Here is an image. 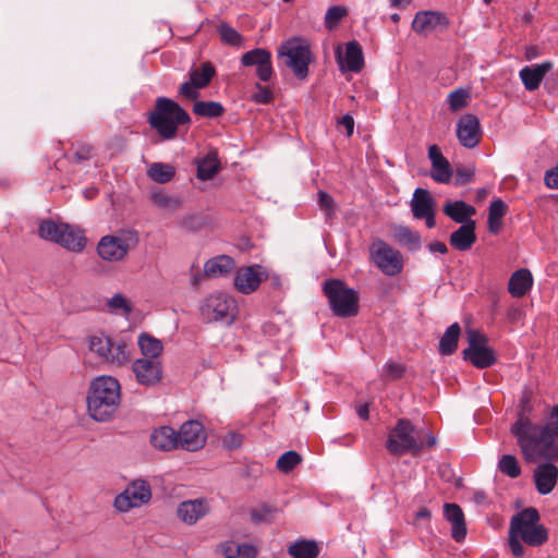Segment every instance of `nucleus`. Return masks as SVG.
Here are the masks:
<instances>
[{"mask_svg":"<svg viewBox=\"0 0 558 558\" xmlns=\"http://www.w3.org/2000/svg\"><path fill=\"white\" fill-rule=\"evenodd\" d=\"M551 68L553 63L550 61H545L539 64L524 66L521 69L519 75L525 89L529 92L537 89Z\"/></svg>","mask_w":558,"mask_h":558,"instance_id":"25","label":"nucleus"},{"mask_svg":"<svg viewBox=\"0 0 558 558\" xmlns=\"http://www.w3.org/2000/svg\"><path fill=\"white\" fill-rule=\"evenodd\" d=\"M215 73V68L210 62H203L198 68H194L190 71L189 80L194 86L202 89L209 85Z\"/></svg>","mask_w":558,"mask_h":558,"instance_id":"37","label":"nucleus"},{"mask_svg":"<svg viewBox=\"0 0 558 558\" xmlns=\"http://www.w3.org/2000/svg\"><path fill=\"white\" fill-rule=\"evenodd\" d=\"M442 211L461 226L473 221L472 217L476 214L475 207L463 201L447 202L442 207Z\"/></svg>","mask_w":558,"mask_h":558,"instance_id":"29","label":"nucleus"},{"mask_svg":"<svg viewBox=\"0 0 558 558\" xmlns=\"http://www.w3.org/2000/svg\"><path fill=\"white\" fill-rule=\"evenodd\" d=\"M241 444L242 436L238 433H228L222 439L223 447L230 450L239 448Z\"/></svg>","mask_w":558,"mask_h":558,"instance_id":"58","label":"nucleus"},{"mask_svg":"<svg viewBox=\"0 0 558 558\" xmlns=\"http://www.w3.org/2000/svg\"><path fill=\"white\" fill-rule=\"evenodd\" d=\"M470 99V93L466 89L459 88L451 92L448 96V102L451 111H458L466 107Z\"/></svg>","mask_w":558,"mask_h":558,"instance_id":"46","label":"nucleus"},{"mask_svg":"<svg viewBox=\"0 0 558 558\" xmlns=\"http://www.w3.org/2000/svg\"><path fill=\"white\" fill-rule=\"evenodd\" d=\"M37 234L40 239L70 247V226L53 219L38 220Z\"/></svg>","mask_w":558,"mask_h":558,"instance_id":"16","label":"nucleus"},{"mask_svg":"<svg viewBox=\"0 0 558 558\" xmlns=\"http://www.w3.org/2000/svg\"><path fill=\"white\" fill-rule=\"evenodd\" d=\"M476 223L470 221L466 225L460 226L449 236L450 245L461 252L469 251L476 242L475 233Z\"/></svg>","mask_w":558,"mask_h":558,"instance_id":"27","label":"nucleus"},{"mask_svg":"<svg viewBox=\"0 0 558 558\" xmlns=\"http://www.w3.org/2000/svg\"><path fill=\"white\" fill-rule=\"evenodd\" d=\"M121 401L120 384L111 376H100L90 384L87 409L98 422L110 420Z\"/></svg>","mask_w":558,"mask_h":558,"instance_id":"3","label":"nucleus"},{"mask_svg":"<svg viewBox=\"0 0 558 558\" xmlns=\"http://www.w3.org/2000/svg\"><path fill=\"white\" fill-rule=\"evenodd\" d=\"M198 90L199 88L194 86V84L189 80L181 84L179 95L189 100H196L199 97Z\"/></svg>","mask_w":558,"mask_h":558,"instance_id":"55","label":"nucleus"},{"mask_svg":"<svg viewBox=\"0 0 558 558\" xmlns=\"http://www.w3.org/2000/svg\"><path fill=\"white\" fill-rule=\"evenodd\" d=\"M384 373L388 379H398L403 376L404 367L402 364L389 362L384 366Z\"/></svg>","mask_w":558,"mask_h":558,"instance_id":"56","label":"nucleus"},{"mask_svg":"<svg viewBox=\"0 0 558 558\" xmlns=\"http://www.w3.org/2000/svg\"><path fill=\"white\" fill-rule=\"evenodd\" d=\"M368 404H363L357 409V415L363 420H366L368 417Z\"/></svg>","mask_w":558,"mask_h":558,"instance_id":"64","label":"nucleus"},{"mask_svg":"<svg viewBox=\"0 0 558 558\" xmlns=\"http://www.w3.org/2000/svg\"><path fill=\"white\" fill-rule=\"evenodd\" d=\"M93 148L89 145H82L75 151L74 158L76 161L87 160L92 157Z\"/></svg>","mask_w":558,"mask_h":558,"instance_id":"60","label":"nucleus"},{"mask_svg":"<svg viewBox=\"0 0 558 558\" xmlns=\"http://www.w3.org/2000/svg\"><path fill=\"white\" fill-rule=\"evenodd\" d=\"M481 125L476 116L466 113L457 123V137L466 148H474L481 140Z\"/></svg>","mask_w":558,"mask_h":558,"instance_id":"18","label":"nucleus"},{"mask_svg":"<svg viewBox=\"0 0 558 558\" xmlns=\"http://www.w3.org/2000/svg\"><path fill=\"white\" fill-rule=\"evenodd\" d=\"M268 274L260 265L240 268L234 277V287L244 294L254 292L266 280Z\"/></svg>","mask_w":558,"mask_h":558,"instance_id":"17","label":"nucleus"},{"mask_svg":"<svg viewBox=\"0 0 558 558\" xmlns=\"http://www.w3.org/2000/svg\"><path fill=\"white\" fill-rule=\"evenodd\" d=\"M428 158L432 162V178L438 183H448L452 177L451 166L437 145L429 146Z\"/></svg>","mask_w":558,"mask_h":558,"instance_id":"24","label":"nucleus"},{"mask_svg":"<svg viewBox=\"0 0 558 558\" xmlns=\"http://www.w3.org/2000/svg\"><path fill=\"white\" fill-rule=\"evenodd\" d=\"M487 222L489 232L494 234L498 233L501 228L502 220L492 219V217L488 216Z\"/></svg>","mask_w":558,"mask_h":558,"instance_id":"63","label":"nucleus"},{"mask_svg":"<svg viewBox=\"0 0 558 558\" xmlns=\"http://www.w3.org/2000/svg\"><path fill=\"white\" fill-rule=\"evenodd\" d=\"M89 349L104 362L112 365L121 366L130 360V352L124 341L113 342L102 333L90 337Z\"/></svg>","mask_w":558,"mask_h":558,"instance_id":"12","label":"nucleus"},{"mask_svg":"<svg viewBox=\"0 0 558 558\" xmlns=\"http://www.w3.org/2000/svg\"><path fill=\"white\" fill-rule=\"evenodd\" d=\"M138 238L136 232L128 231L116 235H105L97 245V253L104 260H122L129 251L136 246Z\"/></svg>","mask_w":558,"mask_h":558,"instance_id":"9","label":"nucleus"},{"mask_svg":"<svg viewBox=\"0 0 558 558\" xmlns=\"http://www.w3.org/2000/svg\"><path fill=\"white\" fill-rule=\"evenodd\" d=\"M197 166V178L202 181H207L214 178V175L220 169V161L216 151H209L205 157L196 161Z\"/></svg>","mask_w":558,"mask_h":558,"instance_id":"34","label":"nucleus"},{"mask_svg":"<svg viewBox=\"0 0 558 558\" xmlns=\"http://www.w3.org/2000/svg\"><path fill=\"white\" fill-rule=\"evenodd\" d=\"M449 26L448 17L438 11H420L412 22V29L417 34H428L437 28L445 29Z\"/></svg>","mask_w":558,"mask_h":558,"instance_id":"22","label":"nucleus"},{"mask_svg":"<svg viewBox=\"0 0 558 558\" xmlns=\"http://www.w3.org/2000/svg\"><path fill=\"white\" fill-rule=\"evenodd\" d=\"M544 181L547 187L558 189V167L546 171Z\"/></svg>","mask_w":558,"mask_h":558,"instance_id":"59","label":"nucleus"},{"mask_svg":"<svg viewBox=\"0 0 558 558\" xmlns=\"http://www.w3.org/2000/svg\"><path fill=\"white\" fill-rule=\"evenodd\" d=\"M174 173L175 170L171 165L161 162H154L147 169L148 178L160 184L170 182Z\"/></svg>","mask_w":558,"mask_h":558,"instance_id":"39","label":"nucleus"},{"mask_svg":"<svg viewBox=\"0 0 558 558\" xmlns=\"http://www.w3.org/2000/svg\"><path fill=\"white\" fill-rule=\"evenodd\" d=\"M199 310L205 322L230 325L236 315V302L230 295L217 292L208 295L202 302Z\"/></svg>","mask_w":558,"mask_h":558,"instance_id":"7","label":"nucleus"},{"mask_svg":"<svg viewBox=\"0 0 558 558\" xmlns=\"http://www.w3.org/2000/svg\"><path fill=\"white\" fill-rule=\"evenodd\" d=\"M424 435L427 439V447L436 446V437L428 430H416L410 420L399 418L389 430L386 448L393 456H403L405 453L417 456L425 446L423 441Z\"/></svg>","mask_w":558,"mask_h":558,"instance_id":"4","label":"nucleus"},{"mask_svg":"<svg viewBox=\"0 0 558 558\" xmlns=\"http://www.w3.org/2000/svg\"><path fill=\"white\" fill-rule=\"evenodd\" d=\"M302 461L301 456L293 450L281 454L277 460V469L283 473L291 472Z\"/></svg>","mask_w":558,"mask_h":558,"instance_id":"44","label":"nucleus"},{"mask_svg":"<svg viewBox=\"0 0 558 558\" xmlns=\"http://www.w3.org/2000/svg\"><path fill=\"white\" fill-rule=\"evenodd\" d=\"M537 465L533 473L535 488L541 495L550 494L558 482V468L554 464L558 460H548Z\"/></svg>","mask_w":558,"mask_h":558,"instance_id":"19","label":"nucleus"},{"mask_svg":"<svg viewBox=\"0 0 558 558\" xmlns=\"http://www.w3.org/2000/svg\"><path fill=\"white\" fill-rule=\"evenodd\" d=\"M137 343L142 354L144 355L143 359L158 360L157 357L163 350L162 342L146 332H143L138 336Z\"/></svg>","mask_w":558,"mask_h":558,"instance_id":"36","label":"nucleus"},{"mask_svg":"<svg viewBox=\"0 0 558 558\" xmlns=\"http://www.w3.org/2000/svg\"><path fill=\"white\" fill-rule=\"evenodd\" d=\"M369 255L372 262L386 276H397L403 269L402 254L380 239L371 244Z\"/></svg>","mask_w":558,"mask_h":558,"instance_id":"10","label":"nucleus"},{"mask_svg":"<svg viewBox=\"0 0 558 558\" xmlns=\"http://www.w3.org/2000/svg\"><path fill=\"white\" fill-rule=\"evenodd\" d=\"M150 198L157 207L169 213H174L182 204L180 197L169 195L161 190L153 192Z\"/></svg>","mask_w":558,"mask_h":558,"instance_id":"40","label":"nucleus"},{"mask_svg":"<svg viewBox=\"0 0 558 558\" xmlns=\"http://www.w3.org/2000/svg\"><path fill=\"white\" fill-rule=\"evenodd\" d=\"M347 14L345 9L341 7H332L328 9L325 16L327 28L332 29Z\"/></svg>","mask_w":558,"mask_h":558,"instance_id":"49","label":"nucleus"},{"mask_svg":"<svg viewBox=\"0 0 558 558\" xmlns=\"http://www.w3.org/2000/svg\"><path fill=\"white\" fill-rule=\"evenodd\" d=\"M278 57L298 78L304 80L307 76L311 50L301 39L292 38L283 43L278 49Z\"/></svg>","mask_w":558,"mask_h":558,"instance_id":"8","label":"nucleus"},{"mask_svg":"<svg viewBox=\"0 0 558 558\" xmlns=\"http://www.w3.org/2000/svg\"><path fill=\"white\" fill-rule=\"evenodd\" d=\"M339 124L344 126L345 131H347V135L348 136H351L353 134V130H354V120H353V117L351 114H344L340 120H339Z\"/></svg>","mask_w":558,"mask_h":558,"instance_id":"61","label":"nucleus"},{"mask_svg":"<svg viewBox=\"0 0 558 558\" xmlns=\"http://www.w3.org/2000/svg\"><path fill=\"white\" fill-rule=\"evenodd\" d=\"M288 553L293 558H316L319 555V548L315 541L301 539L292 543L288 547Z\"/></svg>","mask_w":558,"mask_h":558,"instance_id":"38","label":"nucleus"},{"mask_svg":"<svg viewBox=\"0 0 558 558\" xmlns=\"http://www.w3.org/2000/svg\"><path fill=\"white\" fill-rule=\"evenodd\" d=\"M498 469L502 474L511 478H517L521 474V466L519 464V461L512 454L501 456L498 462Z\"/></svg>","mask_w":558,"mask_h":558,"instance_id":"43","label":"nucleus"},{"mask_svg":"<svg viewBox=\"0 0 558 558\" xmlns=\"http://www.w3.org/2000/svg\"><path fill=\"white\" fill-rule=\"evenodd\" d=\"M148 122L162 140H172L177 136L179 126L189 124L191 118L177 101L158 97L155 109L149 113Z\"/></svg>","mask_w":558,"mask_h":558,"instance_id":"5","label":"nucleus"},{"mask_svg":"<svg viewBox=\"0 0 558 558\" xmlns=\"http://www.w3.org/2000/svg\"><path fill=\"white\" fill-rule=\"evenodd\" d=\"M108 305L113 310H121L124 313L132 311L131 304L122 294H114L109 301Z\"/></svg>","mask_w":558,"mask_h":558,"instance_id":"57","label":"nucleus"},{"mask_svg":"<svg viewBox=\"0 0 558 558\" xmlns=\"http://www.w3.org/2000/svg\"><path fill=\"white\" fill-rule=\"evenodd\" d=\"M151 498L150 486L143 480L132 482L114 499V507L121 512H126L132 508L141 507Z\"/></svg>","mask_w":558,"mask_h":558,"instance_id":"13","label":"nucleus"},{"mask_svg":"<svg viewBox=\"0 0 558 558\" xmlns=\"http://www.w3.org/2000/svg\"><path fill=\"white\" fill-rule=\"evenodd\" d=\"M223 111V106L217 101H196L193 105V112L204 118H218Z\"/></svg>","mask_w":558,"mask_h":558,"instance_id":"41","label":"nucleus"},{"mask_svg":"<svg viewBox=\"0 0 558 558\" xmlns=\"http://www.w3.org/2000/svg\"><path fill=\"white\" fill-rule=\"evenodd\" d=\"M87 238L80 228L72 227V252L80 253L87 245Z\"/></svg>","mask_w":558,"mask_h":558,"instance_id":"52","label":"nucleus"},{"mask_svg":"<svg viewBox=\"0 0 558 558\" xmlns=\"http://www.w3.org/2000/svg\"><path fill=\"white\" fill-rule=\"evenodd\" d=\"M235 267L234 260L228 255H219L205 263L204 271L208 277L226 276Z\"/></svg>","mask_w":558,"mask_h":558,"instance_id":"32","label":"nucleus"},{"mask_svg":"<svg viewBox=\"0 0 558 558\" xmlns=\"http://www.w3.org/2000/svg\"><path fill=\"white\" fill-rule=\"evenodd\" d=\"M461 333V328L458 323L450 325L442 337L440 338L438 350L442 355H451L458 348V341Z\"/></svg>","mask_w":558,"mask_h":558,"instance_id":"35","label":"nucleus"},{"mask_svg":"<svg viewBox=\"0 0 558 558\" xmlns=\"http://www.w3.org/2000/svg\"><path fill=\"white\" fill-rule=\"evenodd\" d=\"M136 380L144 386H154L161 380L162 366L159 360L137 359L132 365Z\"/></svg>","mask_w":558,"mask_h":558,"instance_id":"20","label":"nucleus"},{"mask_svg":"<svg viewBox=\"0 0 558 558\" xmlns=\"http://www.w3.org/2000/svg\"><path fill=\"white\" fill-rule=\"evenodd\" d=\"M469 347L463 350V359L470 361L477 368H487L495 364V351L487 345L488 339L478 330L470 329L466 332Z\"/></svg>","mask_w":558,"mask_h":558,"instance_id":"11","label":"nucleus"},{"mask_svg":"<svg viewBox=\"0 0 558 558\" xmlns=\"http://www.w3.org/2000/svg\"><path fill=\"white\" fill-rule=\"evenodd\" d=\"M150 444L161 451L179 449L178 432L170 426H160L150 434Z\"/></svg>","mask_w":558,"mask_h":558,"instance_id":"28","label":"nucleus"},{"mask_svg":"<svg viewBox=\"0 0 558 558\" xmlns=\"http://www.w3.org/2000/svg\"><path fill=\"white\" fill-rule=\"evenodd\" d=\"M179 448L195 451L203 448L206 444V434L204 426L198 421H187L183 423L178 432Z\"/></svg>","mask_w":558,"mask_h":558,"instance_id":"15","label":"nucleus"},{"mask_svg":"<svg viewBox=\"0 0 558 558\" xmlns=\"http://www.w3.org/2000/svg\"><path fill=\"white\" fill-rule=\"evenodd\" d=\"M531 411L529 400L522 399L517 421L510 428L523 458L527 462L558 460V404L551 408L541 423L532 421Z\"/></svg>","mask_w":558,"mask_h":558,"instance_id":"1","label":"nucleus"},{"mask_svg":"<svg viewBox=\"0 0 558 558\" xmlns=\"http://www.w3.org/2000/svg\"><path fill=\"white\" fill-rule=\"evenodd\" d=\"M410 206L413 217L415 219L425 220L427 228H434L436 226V202L430 195L429 191L422 187H417L413 193Z\"/></svg>","mask_w":558,"mask_h":558,"instance_id":"14","label":"nucleus"},{"mask_svg":"<svg viewBox=\"0 0 558 558\" xmlns=\"http://www.w3.org/2000/svg\"><path fill=\"white\" fill-rule=\"evenodd\" d=\"M533 286V277L529 269L515 270L508 282V291L514 298H522Z\"/></svg>","mask_w":558,"mask_h":558,"instance_id":"31","label":"nucleus"},{"mask_svg":"<svg viewBox=\"0 0 558 558\" xmlns=\"http://www.w3.org/2000/svg\"><path fill=\"white\" fill-rule=\"evenodd\" d=\"M255 92L252 94L251 99L256 104H269L272 98V90L269 87L262 86L259 83L255 85Z\"/></svg>","mask_w":558,"mask_h":558,"instance_id":"50","label":"nucleus"},{"mask_svg":"<svg viewBox=\"0 0 558 558\" xmlns=\"http://www.w3.org/2000/svg\"><path fill=\"white\" fill-rule=\"evenodd\" d=\"M539 513L529 507L514 514L509 529V547L511 553L521 558L524 555L522 542L529 546H541L548 539L545 526L538 524Z\"/></svg>","mask_w":558,"mask_h":558,"instance_id":"2","label":"nucleus"},{"mask_svg":"<svg viewBox=\"0 0 558 558\" xmlns=\"http://www.w3.org/2000/svg\"><path fill=\"white\" fill-rule=\"evenodd\" d=\"M218 33L222 43L231 46H240L242 44V36L240 33L227 23H220Z\"/></svg>","mask_w":558,"mask_h":558,"instance_id":"45","label":"nucleus"},{"mask_svg":"<svg viewBox=\"0 0 558 558\" xmlns=\"http://www.w3.org/2000/svg\"><path fill=\"white\" fill-rule=\"evenodd\" d=\"M507 211V205L500 198H497L490 203L488 216L492 219L502 220Z\"/></svg>","mask_w":558,"mask_h":558,"instance_id":"53","label":"nucleus"},{"mask_svg":"<svg viewBox=\"0 0 558 558\" xmlns=\"http://www.w3.org/2000/svg\"><path fill=\"white\" fill-rule=\"evenodd\" d=\"M210 511L209 501L206 498H196L181 501L177 507V517L187 525H194Z\"/></svg>","mask_w":558,"mask_h":558,"instance_id":"21","label":"nucleus"},{"mask_svg":"<svg viewBox=\"0 0 558 558\" xmlns=\"http://www.w3.org/2000/svg\"><path fill=\"white\" fill-rule=\"evenodd\" d=\"M444 515L451 524V537L456 542L463 541L466 535V525L461 507L457 504H445Z\"/></svg>","mask_w":558,"mask_h":558,"instance_id":"26","label":"nucleus"},{"mask_svg":"<svg viewBox=\"0 0 558 558\" xmlns=\"http://www.w3.org/2000/svg\"><path fill=\"white\" fill-rule=\"evenodd\" d=\"M428 250L432 253H440V254H446L448 252L447 245L444 242H439V241L429 243Z\"/></svg>","mask_w":558,"mask_h":558,"instance_id":"62","label":"nucleus"},{"mask_svg":"<svg viewBox=\"0 0 558 558\" xmlns=\"http://www.w3.org/2000/svg\"><path fill=\"white\" fill-rule=\"evenodd\" d=\"M180 226L189 230H199L204 225V218L198 214H190L180 219Z\"/></svg>","mask_w":558,"mask_h":558,"instance_id":"51","label":"nucleus"},{"mask_svg":"<svg viewBox=\"0 0 558 558\" xmlns=\"http://www.w3.org/2000/svg\"><path fill=\"white\" fill-rule=\"evenodd\" d=\"M317 195L319 208L325 213L326 219H330L336 214L333 198L325 191H319Z\"/></svg>","mask_w":558,"mask_h":558,"instance_id":"48","label":"nucleus"},{"mask_svg":"<svg viewBox=\"0 0 558 558\" xmlns=\"http://www.w3.org/2000/svg\"><path fill=\"white\" fill-rule=\"evenodd\" d=\"M393 236L400 244L407 245L410 250H416L420 246V235L408 227L400 226L396 228Z\"/></svg>","mask_w":558,"mask_h":558,"instance_id":"42","label":"nucleus"},{"mask_svg":"<svg viewBox=\"0 0 558 558\" xmlns=\"http://www.w3.org/2000/svg\"><path fill=\"white\" fill-rule=\"evenodd\" d=\"M271 54L268 50L256 48L245 52L241 62L245 66H256V74L260 81L267 82L272 75V66L270 61Z\"/></svg>","mask_w":558,"mask_h":558,"instance_id":"23","label":"nucleus"},{"mask_svg":"<svg viewBox=\"0 0 558 558\" xmlns=\"http://www.w3.org/2000/svg\"><path fill=\"white\" fill-rule=\"evenodd\" d=\"M330 308L336 316L351 317L359 312V293L344 281L328 279L323 284Z\"/></svg>","mask_w":558,"mask_h":558,"instance_id":"6","label":"nucleus"},{"mask_svg":"<svg viewBox=\"0 0 558 558\" xmlns=\"http://www.w3.org/2000/svg\"><path fill=\"white\" fill-rule=\"evenodd\" d=\"M339 64L341 70L351 72H360L364 64L363 51L359 43L355 40L349 41L345 46L344 58L339 53Z\"/></svg>","mask_w":558,"mask_h":558,"instance_id":"30","label":"nucleus"},{"mask_svg":"<svg viewBox=\"0 0 558 558\" xmlns=\"http://www.w3.org/2000/svg\"><path fill=\"white\" fill-rule=\"evenodd\" d=\"M277 510L268 505H262L251 512V518L255 523L270 522L274 520Z\"/></svg>","mask_w":558,"mask_h":558,"instance_id":"47","label":"nucleus"},{"mask_svg":"<svg viewBox=\"0 0 558 558\" xmlns=\"http://www.w3.org/2000/svg\"><path fill=\"white\" fill-rule=\"evenodd\" d=\"M223 558H256L257 550L250 544H239L233 541L225 542L219 546Z\"/></svg>","mask_w":558,"mask_h":558,"instance_id":"33","label":"nucleus"},{"mask_svg":"<svg viewBox=\"0 0 558 558\" xmlns=\"http://www.w3.org/2000/svg\"><path fill=\"white\" fill-rule=\"evenodd\" d=\"M475 170L473 167H459L456 172V184L465 185L474 178Z\"/></svg>","mask_w":558,"mask_h":558,"instance_id":"54","label":"nucleus"}]
</instances>
